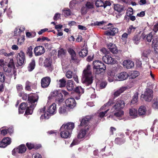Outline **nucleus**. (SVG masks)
Here are the masks:
<instances>
[{"label":"nucleus","instance_id":"nucleus-1","mask_svg":"<svg viewBox=\"0 0 158 158\" xmlns=\"http://www.w3.org/2000/svg\"><path fill=\"white\" fill-rule=\"evenodd\" d=\"M74 127V123L72 122H69L62 125L60 129L61 137L64 139L70 138Z\"/></svg>","mask_w":158,"mask_h":158},{"label":"nucleus","instance_id":"nucleus-2","mask_svg":"<svg viewBox=\"0 0 158 158\" xmlns=\"http://www.w3.org/2000/svg\"><path fill=\"white\" fill-rule=\"evenodd\" d=\"M93 81L92 76L90 71V66L88 65L83 71L82 81V83L88 85L91 84Z\"/></svg>","mask_w":158,"mask_h":158},{"label":"nucleus","instance_id":"nucleus-3","mask_svg":"<svg viewBox=\"0 0 158 158\" xmlns=\"http://www.w3.org/2000/svg\"><path fill=\"white\" fill-rule=\"evenodd\" d=\"M94 72L96 74H99L103 72L106 69L105 65L101 61L99 60L93 62Z\"/></svg>","mask_w":158,"mask_h":158},{"label":"nucleus","instance_id":"nucleus-4","mask_svg":"<svg viewBox=\"0 0 158 158\" xmlns=\"http://www.w3.org/2000/svg\"><path fill=\"white\" fill-rule=\"evenodd\" d=\"M89 128L88 126H85L84 128L81 130L79 132L77 137L78 139H74L70 145V147H72L74 145L77 144L80 142L78 139H81L85 137L87 132L88 131Z\"/></svg>","mask_w":158,"mask_h":158},{"label":"nucleus","instance_id":"nucleus-5","mask_svg":"<svg viewBox=\"0 0 158 158\" xmlns=\"http://www.w3.org/2000/svg\"><path fill=\"white\" fill-rule=\"evenodd\" d=\"M16 69L14 60L12 59H10L7 65L3 67V70L5 72L10 73L11 75H14L15 76L16 75Z\"/></svg>","mask_w":158,"mask_h":158},{"label":"nucleus","instance_id":"nucleus-6","mask_svg":"<svg viewBox=\"0 0 158 158\" xmlns=\"http://www.w3.org/2000/svg\"><path fill=\"white\" fill-rule=\"evenodd\" d=\"M39 98L38 96L36 94H31L28 97V100L30 103L29 106L31 109H33L36 106Z\"/></svg>","mask_w":158,"mask_h":158},{"label":"nucleus","instance_id":"nucleus-7","mask_svg":"<svg viewBox=\"0 0 158 158\" xmlns=\"http://www.w3.org/2000/svg\"><path fill=\"white\" fill-rule=\"evenodd\" d=\"M153 92L152 89L149 88H147L144 94L142 95V96L145 101L150 102L153 98Z\"/></svg>","mask_w":158,"mask_h":158},{"label":"nucleus","instance_id":"nucleus-8","mask_svg":"<svg viewBox=\"0 0 158 158\" xmlns=\"http://www.w3.org/2000/svg\"><path fill=\"white\" fill-rule=\"evenodd\" d=\"M113 102L112 100H110L106 103L105 104L101 107V110H105V111L101 112L99 113V116L100 117L102 118L105 116L109 110V106L113 104Z\"/></svg>","mask_w":158,"mask_h":158},{"label":"nucleus","instance_id":"nucleus-9","mask_svg":"<svg viewBox=\"0 0 158 158\" xmlns=\"http://www.w3.org/2000/svg\"><path fill=\"white\" fill-rule=\"evenodd\" d=\"M17 63L18 65L21 66L24 64L25 62V55L22 51L18 53L17 55Z\"/></svg>","mask_w":158,"mask_h":158},{"label":"nucleus","instance_id":"nucleus-10","mask_svg":"<svg viewBox=\"0 0 158 158\" xmlns=\"http://www.w3.org/2000/svg\"><path fill=\"white\" fill-rule=\"evenodd\" d=\"M26 109L25 113L27 114H31L32 113V110L30 109L29 107L27 106L25 103L23 102L20 105V108L19 109V114H23L24 112V110Z\"/></svg>","mask_w":158,"mask_h":158},{"label":"nucleus","instance_id":"nucleus-11","mask_svg":"<svg viewBox=\"0 0 158 158\" xmlns=\"http://www.w3.org/2000/svg\"><path fill=\"white\" fill-rule=\"evenodd\" d=\"M124 106L125 104L123 101L118 99L117 100L116 103L112 110L114 109V111H121Z\"/></svg>","mask_w":158,"mask_h":158},{"label":"nucleus","instance_id":"nucleus-12","mask_svg":"<svg viewBox=\"0 0 158 158\" xmlns=\"http://www.w3.org/2000/svg\"><path fill=\"white\" fill-rule=\"evenodd\" d=\"M27 148L24 144H21L18 147L15 148L12 151V154L13 155H15V152L19 154L24 153L26 151Z\"/></svg>","mask_w":158,"mask_h":158},{"label":"nucleus","instance_id":"nucleus-13","mask_svg":"<svg viewBox=\"0 0 158 158\" xmlns=\"http://www.w3.org/2000/svg\"><path fill=\"white\" fill-rule=\"evenodd\" d=\"M128 75L126 72H122L116 75L115 77V80L117 81H122L127 79L128 77Z\"/></svg>","mask_w":158,"mask_h":158},{"label":"nucleus","instance_id":"nucleus-14","mask_svg":"<svg viewBox=\"0 0 158 158\" xmlns=\"http://www.w3.org/2000/svg\"><path fill=\"white\" fill-rule=\"evenodd\" d=\"M65 104L67 107L71 109L73 108L76 105L75 100L73 98L67 99L65 101Z\"/></svg>","mask_w":158,"mask_h":158},{"label":"nucleus","instance_id":"nucleus-15","mask_svg":"<svg viewBox=\"0 0 158 158\" xmlns=\"http://www.w3.org/2000/svg\"><path fill=\"white\" fill-rule=\"evenodd\" d=\"M45 51L44 48L41 46H37L34 49V52L36 56L41 55L43 54Z\"/></svg>","mask_w":158,"mask_h":158},{"label":"nucleus","instance_id":"nucleus-16","mask_svg":"<svg viewBox=\"0 0 158 158\" xmlns=\"http://www.w3.org/2000/svg\"><path fill=\"white\" fill-rule=\"evenodd\" d=\"M51 82V78L48 77L43 78L41 80V85L42 87L45 88L48 87Z\"/></svg>","mask_w":158,"mask_h":158},{"label":"nucleus","instance_id":"nucleus-17","mask_svg":"<svg viewBox=\"0 0 158 158\" xmlns=\"http://www.w3.org/2000/svg\"><path fill=\"white\" fill-rule=\"evenodd\" d=\"M103 60L106 63L108 64H115L117 62V60L108 55H106L103 57Z\"/></svg>","mask_w":158,"mask_h":158},{"label":"nucleus","instance_id":"nucleus-18","mask_svg":"<svg viewBox=\"0 0 158 158\" xmlns=\"http://www.w3.org/2000/svg\"><path fill=\"white\" fill-rule=\"evenodd\" d=\"M11 142V140L10 138H5L2 139V141L0 142V147L4 148L10 144Z\"/></svg>","mask_w":158,"mask_h":158},{"label":"nucleus","instance_id":"nucleus-19","mask_svg":"<svg viewBox=\"0 0 158 158\" xmlns=\"http://www.w3.org/2000/svg\"><path fill=\"white\" fill-rule=\"evenodd\" d=\"M52 60L50 58H46L44 60V66L48 68L49 71H52L53 70V68L52 66Z\"/></svg>","mask_w":158,"mask_h":158},{"label":"nucleus","instance_id":"nucleus-20","mask_svg":"<svg viewBox=\"0 0 158 158\" xmlns=\"http://www.w3.org/2000/svg\"><path fill=\"white\" fill-rule=\"evenodd\" d=\"M118 32V29L117 27H112L105 32V34L107 35L113 36Z\"/></svg>","mask_w":158,"mask_h":158},{"label":"nucleus","instance_id":"nucleus-21","mask_svg":"<svg viewBox=\"0 0 158 158\" xmlns=\"http://www.w3.org/2000/svg\"><path fill=\"white\" fill-rule=\"evenodd\" d=\"M25 29V27L24 26H21L16 27L14 31L15 35L17 36L18 37L20 36V35H23V31H24Z\"/></svg>","mask_w":158,"mask_h":158},{"label":"nucleus","instance_id":"nucleus-22","mask_svg":"<svg viewBox=\"0 0 158 158\" xmlns=\"http://www.w3.org/2000/svg\"><path fill=\"white\" fill-rule=\"evenodd\" d=\"M123 65L127 69H131L134 66V64L132 61L128 60H124L123 62Z\"/></svg>","mask_w":158,"mask_h":158},{"label":"nucleus","instance_id":"nucleus-23","mask_svg":"<svg viewBox=\"0 0 158 158\" xmlns=\"http://www.w3.org/2000/svg\"><path fill=\"white\" fill-rule=\"evenodd\" d=\"M56 105L55 103H53L49 107L47 110L49 113L53 115L56 113Z\"/></svg>","mask_w":158,"mask_h":158},{"label":"nucleus","instance_id":"nucleus-24","mask_svg":"<svg viewBox=\"0 0 158 158\" xmlns=\"http://www.w3.org/2000/svg\"><path fill=\"white\" fill-rule=\"evenodd\" d=\"M107 47L110 51L113 53H116L118 52L117 49L115 45L113 44L110 43L108 44Z\"/></svg>","mask_w":158,"mask_h":158},{"label":"nucleus","instance_id":"nucleus-25","mask_svg":"<svg viewBox=\"0 0 158 158\" xmlns=\"http://www.w3.org/2000/svg\"><path fill=\"white\" fill-rule=\"evenodd\" d=\"M75 91L78 96V97H75L76 99H79L81 95L84 92V89L80 86L77 87L75 89Z\"/></svg>","mask_w":158,"mask_h":158},{"label":"nucleus","instance_id":"nucleus-26","mask_svg":"<svg viewBox=\"0 0 158 158\" xmlns=\"http://www.w3.org/2000/svg\"><path fill=\"white\" fill-rule=\"evenodd\" d=\"M68 52L71 55V61L72 62H77V57L75 52L73 50L70 49L68 50Z\"/></svg>","mask_w":158,"mask_h":158},{"label":"nucleus","instance_id":"nucleus-27","mask_svg":"<svg viewBox=\"0 0 158 158\" xmlns=\"http://www.w3.org/2000/svg\"><path fill=\"white\" fill-rule=\"evenodd\" d=\"M129 115L132 118H136L138 116L137 111L135 108H131L129 110Z\"/></svg>","mask_w":158,"mask_h":158},{"label":"nucleus","instance_id":"nucleus-28","mask_svg":"<svg viewBox=\"0 0 158 158\" xmlns=\"http://www.w3.org/2000/svg\"><path fill=\"white\" fill-rule=\"evenodd\" d=\"M108 80L110 82H112L115 80V77L116 75L112 71H109L108 72Z\"/></svg>","mask_w":158,"mask_h":158},{"label":"nucleus","instance_id":"nucleus-29","mask_svg":"<svg viewBox=\"0 0 158 158\" xmlns=\"http://www.w3.org/2000/svg\"><path fill=\"white\" fill-rule=\"evenodd\" d=\"M114 115L117 117L119 119L121 120L123 119V116L124 114V112L123 110L117 111H114Z\"/></svg>","mask_w":158,"mask_h":158},{"label":"nucleus","instance_id":"nucleus-30","mask_svg":"<svg viewBox=\"0 0 158 158\" xmlns=\"http://www.w3.org/2000/svg\"><path fill=\"white\" fill-rule=\"evenodd\" d=\"M157 38V37H156L155 39H154L152 44V47L153 48L154 51L156 53H158V44L157 41L155 42V40Z\"/></svg>","mask_w":158,"mask_h":158},{"label":"nucleus","instance_id":"nucleus-31","mask_svg":"<svg viewBox=\"0 0 158 158\" xmlns=\"http://www.w3.org/2000/svg\"><path fill=\"white\" fill-rule=\"evenodd\" d=\"M138 111L139 115H143L146 114L147 110L145 106H141L139 109Z\"/></svg>","mask_w":158,"mask_h":158},{"label":"nucleus","instance_id":"nucleus-32","mask_svg":"<svg viewBox=\"0 0 158 158\" xmlns=\"http://www.w3.org/2000/svg\"><path fill=\"white\" fill-rule=\"evenodd\" d=\"M67 88L69 91L73 90L74 87L73 81L72 80H69L67 83Z\"/></svg>","mask_w":158,"mask_h":158},{"label":"nucleus","instance_id":"nucleus-33","mask_svg":"<svg viewBox=\"0 0 158 158\" xmlns=\"http://www.w3.org/2000/svg\"><path fill=\"white\" fill-rule=\"evenodd\" d=\"M58 84L60 87H63L65 86L66 84V80L65 78H63L59 80H57Z\"/></svg>","mask_w":158,"mask_h":158},{"label":"nucleus","instance_id":"nucleus-34","mask_svg":"<svg viewBox=\"0 0 158 158\" xmlns=\"http://www.w3.org/2000/svg\"><path fill=\"white\" fill-rule=\"evenodd\" d=\"M90 118L89 116H87L83 118L81 121V126H88L87 124L89 122Z\"/></svg>","mask_w":158,"mask_h":158},{"label":"nucleus","instance_id":"nucleus-35","mask_svg":"<svg viewBox=\"0 0 158 158\" xmlns=\"http://www.w3.org/2000/svg\"><path fill=\"white\" fill-rule=\"evenodd\" d=\"M114 8L115 10L119 12H122L124 10L123 6L118 4L115 5Z\"/></svg>","mask_w":158,"mask_h":158},{"label":"nucleus","instance_id":"nucleus-36","mask_svg":"<svg viewBox=\"0 0 158 158\" xmlns=\"http://www.w3.org/2000/svg\"><path fill=\"white\" fill-rule=\"evenodd\" d=\"M125 139L123 138H117L115 139V142L116 143L121 145L125 143Z\"/></svg>","mask_w":158,"mask_h":158},{"label":"nucleus","instance_id":"nucleus-37","mask_svg":"<svg viewBox=\"0 0 158 158\" xmlns=\"http://www.w3.org/2000/svg\"><path fill=\"white\" fill-rule=\"evenodd\" d=\"M55 98L56 102H58L59 103H61L64 100L62 94L61 93H59Z\"/></svg>","mask_w":158,"mask_h":158},{"label":"nucleus","instance_id":"nucleus-38","mask_svg":"<svg viewBox=\"0 0 158 158\" xmlns=\"http://www.w3.org/2000/svg\"><path fill=\"white\" fill-rule=\"evenodd\" d=\"M138 93H135L131 101V104H134L137 103L138 101Z\"/></svg>","mask_w":158,"mask_h":158},{"label":"nucleus","instance_id":"nucleus-39","mask_svg":"<svg viewBox=\"0 0 158 158\" xmlns=\"http://www.w3.org/2000/svg\"><path fill=\"white\" fill-rule=\"evenodd\" d=\"M35 61L34 60H32L31 62L30 63L29 66L28 67V71H32L35 68Z\"/></svg>","mask_w":158,"mask_h":158},{"label":"nucleus","instance_id":"nucleus-40","mask_svg":"<svg viewBox=\"0 0 158 158\" xmlns=\"http://www.w3.org/2000/svg\"><path fill=\"white\" fill-rule=\"evenodd\" d=\"M87 53L88 51L86 48H83L81 49L79 53L80 56L82 57L86 56Z\"/></svg>","mask_w":158,"mask_h":158},{"label":"nucleus","instance_id":"nucleus-41","mask_svg":"<svg viewBox=\"0 0 158 158\" xmlns=\"http://www.w3.org/2000/svg\"><path fill=\"white\" fill-rule=\"evenodd\" d=\"M24 41V35H20L18 38V44L21 45Z\"/></svg>","mask_w":158,"mask_h":158},{"label":"nucleus","instance_id":"nucleus-42","mask_svg":"<svg viewBox=\"0 0 158 158\" xmlns=\"http://www.w3.org/2000/svg\"><path fill=\"white\" fill-rule=\"evenodd\" d=\"M59 112L61 114H66L67 112L66 107L64 106L60 107L59 110Z\"/></svg>","mask_w":158,"mask_h":158},{"label":"nucleus","instance_id":"nucleus-43","mask_svg":"<svg viewBox=\"0 0 158 158\" xmlns=\"http://www.w3.org/2000/svg\"><path fill=\"white\" fill-rule=\"evenodd\" d=\"M139 75V73L137 71H133L131 72L130 74V77L132 79L135 78Z\"/></svg>","mask_w":158,"mask_h":158},{"label":"nucleus","instance_id":"nucleus-44","mask_svg":"<svg viewBox=\"0 0 158 158\" xmlns=\"http://www.w3.org/2000/svg\"><path fill=\"white\" fill-rule=\"evenodd\" d=\"M136 27H134L133 25H130L127 29V33L128 34H130L134 32L136 29Z\"/></svg>","mask_w":158,"mask_h":158},{"label":"nucleus","instance_id":"nucleus-45","mask_svg":"<svg viewBox=\"0 0 158 158\" xmlns=\"http://www.w3.org/2000/svg\"><path fill=\"white\" fill-rule=\"evenodd\" d=\"M104 0H97L95 2V5L97 7H103Z\"/></svg>","mask_w":158,"mask_h":158},{"label":"nucleus","instance_id":"nucleus-46","mask_svg":"<svg viewBox=\"0 0 158 158\" xmlns=\"http://www.w3.org/2000/svg\"><path fill=\"white\" fill-rule=\"evenodd\" d=\"M51 115H52L51 114L49 113L47 110V112H44V115H41L40 117V119H41L44 118L45 119H48L49 118Z\"/></svg>","mask_w":158,"mask_h":158},{"label":"nucleus","instance_id":"nucleus-47","mask_svg":"<svg viewBox=\"0 0 158 158\" xmlns=\"http://www.w3.org/2000/svg\"><path fill=\"white\" fill-rule=\"evenodd\" d=\"M94 2H91L88 1L86 3L85 6L88 9H92L94 7Z\"/></svg>","mask_w":158,"mask_h":158},{"label":"nucleus","instance_id":"nucleus-48","mask_svg":"<svg viewBox=\"0 0 158 158\" xmlns=\"http://www.w3.org/2000/svg\"><path fill=\"white\" fill-rule=\"evenodd\" d=\"M63 12L65 17L70 15L71 14L70 10L68 8H66L63 10Z\"/></svg>","mask_w":158,"mask_h":158},{"label":"nucleus","instance_id":"nucleus-49","mask_svg":"<svg viewBox=\"0 0 158 158\" xmlns=\"http://www.w3.org/2000/svg\"><path fill=\"white\" fill-rule=\"evenodd\" d=\"M19 96L20 97H22V99L24 100H26L27 98H28L29 96L27 94L24 93H19Z\"/></svg>","mask_w":158,"mask_h":158},{"label":"nucleus","instance_id":"nucleus-50","mask_svg":"<svg viewBox=\"0 0 158 158\" xmlns=\"http://www.w3.org/2000/svg\"><path fill=\"white\" fill-rule=\"evenodd\" d=\"M65 51L62 48H60L58 51V56H61L64 55Z\"/></svg>","mask_w":158,"mask_h":158},{"label":"nucleus","instance_id":"nucleus-51","mask_svg":"<svg viewBox=\"0 0 158 158\" xmlns=\"http://www.w3.org/2000/svg\"><path fill=\"white\" fill-rule=\"evenodd\" d=\"M133 40L135 44H138L140 40V38H139L138 35H135L133 39Z\"/></svg>","mask_w":158,"mask_h":158},{"label":"nucleus","instance_id":"nucleus-52","mask_svg":"<svg viewBox=\"0 0 158 158\" xmlns=\"http://www.w3.org/2000/svg\"><path fill=\"white\" fill-rule=\"evenodd\" d=\"M32 48L31 46H30L27 48V54L30 57H31L32 56Z\"/></svg>","mask_w":158,"mask_h":158},{"label":"nucleus","instance_id":"nucleus-53","mask_svg":"<svg viewBox=\"0 0 158 158\" xmlns=\"http://www.w3.org/2000/svg\"><path fill=\"white\" fill-rule=\"evenodd\" d=\"M131 87L128 86V85L126 86H123L121 87L118 90L119 91L120 93H122L127 89H129Z\"/></svg>","mask_w":158,"mask_h":158},{"label":"nucleus","instance_id":"nucleus-54","mask_svg":"<svg viewBox=\"0 0 158 158\" xmlns=\"http://www.w3.org/2000/svg\"><path fill=\"white\" fill-rule=\"evenodd\" d=\"M6 79V77L3 73L0 72V81L3 82Z\"/></svg>","mask_w":158,"mask_h":158},{"label":"nucleus","instance_id":"nucleus-55","mask_svg":"<svg viewBox=\"0 0 158 158\" xmlns=\"http://www.w3.org/2000/svg\"><path fill=\"white\" fill-rule=\"evenodd\" d=\"M73 75V73L71 71H68L66 74V77L68 78H71Z\"/></svg>","mask_w":158,"mask_h":158},{"label":"nucleus","instance_id":"nucleus-56","mask_svg":"<svg viewBox=\"0 0 158 158\" xmlns=\"http://www.w3.org/2000/svg\"><path fill=\"white\" fill-rule=\"evenodd\" d=\"M153 37V35L152 32H151L146 37L147 40L148 42H151Z\"/></svg>","mask_w":158,"mask_h":158},{"label":"nucleus","instance_id":"nucleus-57","mask_svg":"<svg viewBox=\"0 0 158 158\" xmlns=\"http://www.w3.org/2000/svg\"><path fill=\"white\" fill-rule=\"evenodd\" d=\"M36 85V83H34L33 85H32L31 82L28 81H27L26 83V85L31 86V87H32L34 89L35 88Z\"/></svg>","mask_w":158,"mask_h":158},{"label":"nucleus","instance_id":"nucleus-58","mask_svg":"<svg viewBox=\"0 0 158 158\" xmlns=\"http://www.w3.org/2000/svg\"><path fill=\"white\" fill-rule=\"evenodd\" d=\"M77 3V1L76 0H73L70 2L69 6L70 8H72Z\"/></svg>","mask_w":158,"mask_h":158},{"label":"nucleus","instance_id":"nucleus-59","mask_svg":"<svg viewBox=\"0 0 158 158\" xmlns=\"http://www.w3.org/2000/svg\"><path fill=\"white\" fill-rule=\"evenodd\" d=\"M16 89L18 92L21 93L23 90V86L21 84H18L16 85Z\"/></svg>","mask_w":158,"mask_h":158},{"label":"nucleus","instance_id":"nucleus-60","mask_svg":"<svg viewBox=\"0 0 158 158\" xmlns=\"http://www.w3.org/2000/svg\"><path fill=\"white\" fill-rule=\"evenodd\" d=\"M36 35L35 32H33L31 33L30 32H27L26 33V35L27 36L29 37H32Z\"/></svg>","mask_w":158,"mask_h":158},{"label":"nucleus","instance_id":"nucleus-61","mask_svg":"<svg viewBox=\"0 0 158 158\" xmlns=\"http://www.w3.org/2000/svg\"><path fill=\"white\" fill-rule=\"evenodd\" d=\"M26 145L29 149H31L34 147V144L31 143H26Z\"/></svg>","mask_w":158,"mask_h":158},{"label":"nucleus","instance_id":"nucleus-62","mask_svg":"<svg viewBox=\"0 0 158 158\" xmlns=\"http://www.w3.org/2000/svg\"><path fill=\"white\" fill-rule=\"evenodd\" d=\"M59 93L58 92V91L57 90L54 91L51 93V95L52 97H55L56 98L57 95H58Z\"/></svg>","mask_w":158,"mask_h":158},{"label":"nucleus","instance_id":"nucleus-63","mask_svg":"<svg viewBox=\"0 0 158 158\" xmlns=\"http://www.w3.org/2000/svg\"><path fill=\"white\" fill-rule=\"evenodd\" d=\"M100 51L103 54L106 55L108 53V52L106 49L105 48H102L100 49Z\"/></svg>","mask_w":158,"mask_h":158},{"label":"nucleus","instance_id":"nucleus-64","mask_svg":"<svg viewBox=\"0 0 158 158\" xmlns=\"http://www.w3.org/2000/svg\"><path fill=\"white\" fill-rule=\"evenodd\" d=\"M107 85V83L106 81L102 82L101 83L100 85V87L101 89H103Z\"/></svg>","mask_w":158,"mask_h":158}]
</instances>
